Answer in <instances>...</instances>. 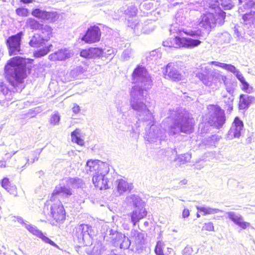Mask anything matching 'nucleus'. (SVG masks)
Segmentation results:
<instances>
[{
	"mask_svg": "<svg viewBox=\"0 0 255 255\" xmlns=\"http://www.w3.org/2000/svg\"><path fill=\"white\" fill-rule=\"evenodd\" d=\"M244 127L243 122L239 117H236L229 131V134L234 137H239Z\"/></svg>",
	"mask_w": 255,
	"mask_h": 255,
	"instance_id": "b1692460",
	"label": "nucleus"
},
{
	"mask_svg": "<svg viewBox=\"0 0 255 255\" xmlns=\"http://www.w3.org/2000/svg\"><path fill=\"white\" fill-rule=\"evenodd\" d=\"M224 98V102L226 105L225 108L226 109L227 111L231 112L233 108V101L234 97L233 94H229V96L223 95Z\"/></svg>",
	"mask_w": 255,
	"mask_h": 255,
	"instance_id": "2f4dec72",
	"label": "nucleus"
},
{
	"mask_svg": "<svg viewBox=\"0 0 255 255\" xmlns=\"http://www.w3.org/2000/svg\"><path fill=\"white\" fill-rule=\"evenodd\" d=\"M165 78L169 79L173 81L178 82L183 79V75L178 69L176 63H169L166 66L164 73Z\"/></svg>",
	"mask_w": 255,
	"mask_h": 255,
	"instance_id": "ddd939ff",
	"label": "nucleus"
},
{
	"mask_svg": "<svg viewBox=\"0 0 255 255\" xmlns=\"http://www.w3.org/2000/svg\"><path fill=\"white\" fill-rule=\"evenodd\" d=\"M170 119L171 123L167 130L169 136H177L181 132L188 134L193 131L192 119L190 118L189 113L184 110L172 111Z\"/></svg>",
	"mask_w": 255,
	"mask_h": 255,
	"instance_id": "7ed1b4c3",
	"label": "nucleus"
},
{
	"mask_svg": "<svg viewBox=\"0 0 255 255\" xmlns=\"http://www.w3.org/2000/svg\"><path fill=\"white\" fill-rule=\"evenodd\" d=\"M44 40H45L44 38V35L35 34L31 37L29 44L31 47L37 48L42 45Z\"/></svg>",
	"mask_w": 255,
	"mask_h": 255,
	"instance_id": "cd10ccee",
	"label": "nucleus"
},
{
	"mask_svg": "<svg viewBox=\"0 0 255 255\" xmlns=\"http://www.w3.org/2000/svg\"><path fill=\"white\" fill-rule=\"evenodd\" d=\"M202 230L213 232L214 231V226L212 222L205 223L202 227Z\"/></svg>",
	"mask_w": 255,
	"mask_h": 255,
	"instance_id": "864d4df0",
	"label": "nucleus"
},
{
	"mask_svg": "<svg viewBox=\"0 0 255 255\" xmlns=\"http://www.w3.org/2000/svg\"><path fill=\"white\" fill-rule=\"evenodd\" d=\"M214 70H212L209 66H204L201 68V71L197 74V77L202 82L204 85V80H206L210 82H213L212 74Z\"/></svg>",
	"mask_w": 255,
	"mask_h": 255,
	"instance_id": "393cba45",
	"label": "nucleus"
},
{
	"mask_svg": "<svg viewBox=\"0 0 255 255\" xmlns=\"http://www.w3.org/2000/svg\"><path fill=\"white\" fill-rule=\"evenodd\" d=\"M39 238L41 239V240L46 243L49 244L52 246H54L57 248H59L58 245H57L54 242L51 241L48 237H46L44 234L41 232V235H39L38 237Z\"/></svg>",
	"mask_w": 255,
	"mask_h": 255,
	"instance_id": "09e8293b",
	"label": "nucleus"
},
{
	"mask_svg": "<svg viewBox=\"0 0 255 255\" xmlns=\"http://www.w3.org/2000/svg\"><path fill=\"white\" fill-rule=\"evenodd\" d=\"M218 40L222 43H229L231 40V35L227 32L218 34Z\"/></svg>",
	"mask_w": 255,
	"mask_h": 255,
	"instance_id": "a18cd8bd",
	"label": "nucleus"
},
{
	"mask_svg": "<svg viewBox=\"0 0 255 255\" xmlns=\"http://www.w3.org/2000/svg\"><path fill=\"white\" fill-rule=\"evenodd\" d=\"M255 100V98L248 95L241 94L240 96L239 108L240 110H247Z\"/></svg>",
	"mask_w": 255,
	"mask_h": 255,
	"instance_id": "bb28decb",
	"label": "nucleus"
},
{
	"mask_svg": "<svg viewBox=\"0 0 255 255\" xmlns=\"http://www.w3.org/2000/svg\"><path fill=\"white\" fill-rule=\"evenodd\" d=\"M191 156L190 154L186 153L179 155L175 159V160L179 162L181 164H185L190 161Z\"/></svg>",
	"mask_w": 255,
	"mask_h": 255,
	"instance_id": "c03bdc74",
	"label": "nucleus"
},
{
	"mask_svg": "<svg viewBox=\"0 0 255 255\" xmlns=\"http://www.w3.org/2000/svg\"><path fill=\"white\" fill-rule=\"evenodd\" d=\"M106 52V56H103V57H110L112 54H113V49H109L105 51Z\"/></svg>",
	"mask_w": 255,
	"mask_h": 255,
	"instance_id": "774afa93",
	"label": "nucleus"
},
{
	"mask_svg": "<svg viewBox=\"0 0 255 255\" xmlns=\"http://www.w3.org/2000/svg\"><path fill=\"white\" fill-rule=\"evenodd\" d=\"M64 182H66L67 185L71 187L78 188L83 186V180L78 178H66L64 179Z\"/></svg>",
	"mask_w": 255,
	"mask_h": 255,
	"instance_id": "c85d7f7f",
	"label": "nucleus"
},
{
	"mask_svg": "<svg viewBox=\"0 0 255 255\" xmlns=\"http://www.w3.org/2000/svg\"><path fill=\"white\" fill-rule=\"evenodd\" d=\"M226 13L218 7L215 10V14L213 12L203 14L199 21V25L207 31H210L212 27L215 26L216 22L221 23L225 18Z\"/></svg>",
	"mask_w": 255,
	"mask_h": 255,
	"instance_id": "423d86ee",
	"label": "nucleus"
},
{
	"mask_svg": "<svg viewBox=\"0 0 255 255\" xmlns=\"http://www.w3.org/2000/svg\"><path fill=\"white\" fill-rule=\"evenodd\" d=\"M80 111V107L76 104H74L72 108V111L75 114H77L79 113Z\"/></svg>",
	"mask_w": 255,
	"mask_h": 255,
	"instance_id": "69168bd1",
	"label": "nucleus"
},
{
	"mask_svg": "<svg viewBox=\"0 0 255 255\" xmlns=\"http://www.w3.org/2000/svg\"><path fill=\"white\" fill-rule=\"evenodd\" d=\"M6 190L11 194L14 196L17 195L16 187L15 185H10L8 189Z\"/></svg>",
	"mask_w": 255,
	"mask_h": 255,
	"instance_id": "052dcab7",
	"label": "nucleus"
},
{
	"mask_svg": "<svg viewBox=\"0 0 255 255\" xmlns=\"http://www.w3.org/2000/svg\"><path fill=\"white\" fill-rule=\"evenodd\" d=\"M85 169L87 173L93 176V183L96 187L100 190L109 188L110 168L108 163L89 160L87 162Z\"/></svg>",
	"mask_w": 255,
	"mask_h": 255,
	"instance_id": "f03ea898",
	"label": "nucleus"
},
{
	"mask_svg": "<svg viewBox=\"0 0 255 255\" xmlns=\"http://www.w3.org/2000/svg\"><path fill=\"white\" fill-rule=\"evenodd\" d=\"M102 228L103 231H105L104 238L107 237L113 242L115 246H119L121 249H127L132 244L131 240L125 235L110 228L107 225H103Z\"/></svg>",
	"mask_w": 255,
	"mask_h": 255,
	"instance_id": "0eeeda50",
	"label": "nucleus"
},
{
	"mask_svg": "<svg viewBox=\"0 0 255 255\" xmlns=\"http://www.w3.org/2000/svg\"><path fill=\"white\" fill-rule=\"evenodd\" d=\"M244 28L253 30L255 28V11H251L249 13L244 14L242 16Z\"/></svg>",
	"mask_w": 255,
	"mask_h": 255,
	"instance_id": "5701e85b",
	"label": "nucleus"
},
{
	"mask_svg": "<svg viewBox=\"0 0 255 255\" xmlns=\"http://www.w3.org/2000/svg\"><path fill=\"white\" fill-rule=\"evenodd\" d=\"M132 82L136 85L130 91V106L136 112L142 120L149 122V124L153 123L154 118L146 107L143 92V90L151 88L152 81L143 67L138 66L134 69L132 73Z\"/></svg>",
	"mask_w": 255,
	"mask_h": 255,
	"instance_id": "f257e3e1",
	"label": "nucleus"
},
{
	"mask_svg": "<svg viewBox=\"0 0 255 255\" xmlns=\"http://www.w3.org/2000/svg\"><path fill=\"white\" fill-rule=\"evenodd\" d=\"M52 47V45L50 44L48 46H46L42 49H40L39 50L35 51L34 53V55L35 57L37 58L46 55L48 52L51 50V49Z\"/></svg>",
	"mask_w": 255,
	"mask_h": 255,
	"instance_id": "79ce46f5",
	"label": "nucleus"
},
{
	"mask_svg": "<svg viewBox=\"0 0 255 255\" xmlns=\"http://www.w3.org/2000/svg\"><path fill=\"white\" fill-rule=\"evenodd\" d=\"M223 69L234 74L237 78L242 74L235 66L232 64L225 63Z\"/></svg>",
	"mask_w": 255,
	"mask_h": 255,
	"instance_id": "c9c22d12",
	"label": "nucleus"
},
{
	"mask_svg": "<svg viewBox=\"0 0 255 255\" xmlns=\"http://www.w3.org/2000/svg\"><path fill=\"white\" fill-rule=\"evenodd\" d=\"M85 71V69L83 67L77 66L71 71L70 75L74 78H78L80 77Z\"/></svg>",
	"mask_w": 255,
	"mask_h": 255,
	"instance_id": "e433bc0d",
	"label": "nucleus"
},
{
	"mask_svg": "<svg viewBox=\"0 0 255 255\" xmlns=\"http://www.w3.org/2000/svg\"><path fill=\"white\" fill-rule=\"evenodd\" d=\"M9 86L10 87L3 83L0 85V95L2 94L4 96L5 100L7 101L11 100L12 99V93H14V91H17L16 89L17 86H14V88H13L10 84Z\"/></svg>",
	"mask_w": 255,
	"mask_h": 255,
	"instance_id": "a878e982",
	"label": "nucleus"
},
{
	"mask_svg": "<svg viewBox=\"0 0 255 255\" xmlns=\"http://www.w3.org/2000/svg\"><path fill=\"white\" fill-rule=\"evenodd\" d=\"M101 35L99 27L94 25L88 28L86 33L82 37V40L88 43L96 42L100 40Z\"/></svg>",
	"mask_w": 255,
	"mask_h": 255,
	"instance_id": "4468645a",
	"label": "nucleus"
},
{
	"mask_svg": "<svg viewBox=\"0 0 255 255\" xmlns=\"http://www.w3.org/2000/svg\"><path fill=\"white\" fill-rule=\"evenodd\" d=\"M170 38L163 42V45L165 47L176 48L184 47L192 48L198 46L201 42L199 40L193 39L188 37L180 38L177 36Z\"/></svg>",
	"mask_w": 255,
	"mask_h": 255,
	"instance_id": "6e6552de",
	"label": "nucleus"
},
{
	"mask_svg": "<svg viewBox=\"0 0 255 255\" xmlns=\"http://www.w3.org/2000/svg\"><path fill=\"white\" fill-rule=\"evenodd\" d=\"M136 8L134 6L131 5L128 7L127 9L125 10V13L126 14L129 15L130 16H133L136 15Z\"/></svg>",
	"mask_w": 255,
	"mask_h": 255,
	"instance_id": "8fccbe9b",
	"label": "nucleus"
},
{
	"mask_svg": "<svg viewBox=\"0 0 255 255\" xmlns=\"http://www.w3.org/2000/svg\"><path fill=\"white\" fill-rule=\"evenodd\" d=\"M73 192L72 189L67 185L66 182H64L63 179L61 183L55 187L51 195L50 201H56L59 197L62 199L69 198L73 194Z\"/></svg>",
	"mask_w": 255,
	"mask_h": 255,
	"instance_id": "9d476101",
	"label": "nucleus"
},
{
	"mask_svg": "<svg viewBox=\"0 0 255 255\" xmlns=\"http://www.w3.org/2000/svg\"><path fill=\"white\" fill-rule=\"evenodd\" d=\"M131 56V50L130 49L125 50L122 55V57L125 60H127Z\"/></svg>",
	"mask_w": 255,
	"mask_h": 255,
	"instance_id": "13d9d810",
	"label": "nucleus"
},
{
	"mask_svg": "<svg viewBox=\"0 0 255 255\" xmlns=\"http://www.w3.org/2000/svg\"><path fill=\"white\" fill-rule=\"evenodd\" d=\"M218 5H221L224 10L232 9L235 5L232 0H219Z\"/></svg>",
	"mask_w": 255,
	"mask_h": 255,
	"instance_id": "58836bf2",
	"label": "nucleus"
},
{
	"mask_svg": "<svg viewBox=\"0 0 255 255\" xmlns=\"http://www.w3.org/2000/svg\"><path fill=\"white\" fill-rule=\"evenodd\" d=\"M116 190L115 194L120 196L126 192H130L133 188L131 183H129L124 179H119L116 181Z\"/></svg>",
	"mask_w": 255,
	"mask_h": 255,
	"instance_id": "aec40b11",
	"label": "nucleus"
},
{
	"mask_svg": "<svg viewBox=\"0 0 255 255\" xmlns=\"http://www.w3.org/2000/svg\"><path fill=\"white\" fill-rule=\"evenodd\" d=\"M237 79L242 84V90L248 93H251L253 92V87L250 86L249 84L245 80L242 74Z\"/></svg>",
	"mask_w": 255,
	"mask_h": 255,
	"instance_id": "72a5a7b5",
	"label": "nucleus"
},
{
	"mask_svg": "<svg viewBox=\"0 0 255 255\" xmlns=\"http://www.w3.org/2000/svg\"><path fill=\"white\" fill-rule=\"evenodd\" d=\"M50 215L57 223L63 221L65 219V211L59 199L51 205Z\"/></svg>",
	"mask_w": 255,
	"mask_h": 255,
	"instance_id": "f8f14e48",
	"label": "nucleus"
},
{
	"mask_svg": "<svg viewBox=\"0 0 255 255\" xmlns=\"http://www.w3.org/2000/svg\"><path fill=\"white\" fill-rule=\"evenodd\" d=\"M1 186L4 188L5 190L8 189L9 187L10 186L11 184L9 181V179L5 177L4 178L1 182Z\"/></svg>",
	"mask_w": 255,
	"mask_h": 255,
	"instance_id": "4d7b16f0",
	"label": "nucleus"
},
{
	"mask_svg": "<svg viewBox=\"0 0 255 255\" xmlns=\"http://www.w3.org/2000/svg\"><path fill=\"white\" fill-rule=\"evenodd\" d=\"M209 63L211 65L220 67L222 69L223 68V67H224V65L225 64L224 63H221V62H217V61H211Z\"/></svg>",
	"mask_w": 255,
	"mask_h": 255,
	"instance_id": "0e129e2a",
	"label": "nucleus"
},
{
	"mask_svg": "<svg viewBox=\"0 0 255 255\" xmlns=\"http://www.w3.org/2000/svg\"><path fill=\"white\" fill-rule=\"evenodd\" d=\"M24 227L29 232L37 237L41 235V232L38 230L36 227L32 225L24 223Z\"/></svg>",
	"mask_w": 255,
	"mask_h": 255,
	"instance_id": "49530a36",
	"label": "nucleus"
},
{
	"mask_svg": "<svg viewBox=\"0 0 255 255\" xmlns=\"http://www.w3.org/2000/svg\"><path fill=\"white\" fill-rule=\"evenodd\" d=\"M79 134V130L76 129L71 133V137L72 141L76 143L79 145H83L84 144V141L80 138L78 135Z\"/></svg>",
	"mask_w": 255,
	"mask_h": 255,
	"instance_id": "a19ab883",
	"label": "nucleus"
},
{
	"mask_svg": "<svg viewBox=\"0 0 255 255\" xmlns=\"http://www.w3.org/2000/svg\"><path fill=\"white\" fill-rule=\"evenodd\" d=\"M16 13L20 16H26L28 13V10L25 8H18L16 9Z\"/></svg>",
	"mask_w": 255,
	"mask_h": 255,
	"instance_id": "603ef678",
	"label": "nucleus"
},
{
	"mask_svg": "<svg viewBox=\"0 0 255 255\" xmlns=\"http://www.w3.org/2000/svg\"><path fill=\"white\" fill-rule=\"evenodd\" d=\"M226 218L233 222L242 230H246L251 227L249 222L244 221V217L239 213L233 211L226 213Z\"/></svg>",
	"mask_w": 255,
	"mask_h": 255,
	"instance_id": "dca6fc26",
	"label": "nucleus"
},
{
	"mask_svg": "<svg viewBox=\"0 0 255 255\" xmlns=\"http://www.w3.org/2000/svg\"><path fill=\"white\" fill-rule=\"evenodd\" d=\"M90 48L82 50L80 52V56L86 58H92Z\"/></svg>",
	"mask_w": 255,
	"mask_h": 255,
	"instance_id": "6e6d98bb",
	"label": "nucleus"
},
{
	"mask_svg": "<svg viewBox=\"0 0 255 255\" xmlns=\"http://www.w3.org/2000/svg\"><path fill=\"white\" fill-rule=\"evenodd\" d=\"M197 209L198 212H202L203 216H206L207 215H211L214 214L216 213H218L219 212H223V211L219 209L216 208H212L210 207H196Z\"/></svg>",
	"mask_w": 255,
	"mask_h": 255,
	"instance_id": "c756f323",
	"label": "nucleus"
},
{
	"mask_svg": "<svg viewBox=\"0 0 255 255\" xmlns=\"http://www.w3.org/2000/svg\"><path fill=\"white\" fill-rule=\"evenodd\" d=\"M105 49H103L97 47L90 48L91 55L92 58L106 56V52L105 51Z\"/></svg>",
	"mask_w": 255,
	"mask_h": 255,
	"instance_id": "f704fd0d",
	"label": "nucleus"
},
{
	"mask_svg": "<svg viewBox=\"0 0 255 255\" xmlns=\"http://www.w3.org/2000/svg\"><path fill=\"white\" fill-rule=\"evenodd\" d=\"M4 70L5 78L13 88L23 82L27 77L25 60L20 57L11 58L5 66Z\"/></svg>",
	"mask_w": 255,
	"mask_h": 255,
	"instance_id": "20e7f679",
	"label": "nucleus"
},
{
	"mask_svg": "<svg viewBox=\"0 0 255 255\" xmlns=\"http://www.w3.org/2000/svg\"><path fill=\"white\" fill-rule=\"evenodd\" d=\"M147 215V212L143 207L135 209L128 216L130 217L131 222L135 226L141 219L144 218Z\"/></svg>",
	"mask_w": 255,
	"mask_h": 255,
	"instance_id": "4be33fe9",
	"label": "nucleus"
},
{
	"mask_svg": "<svg viewBox=\"0 0 255 255\" xmlns=\"http://www.w3.org/2000/svg\"><path fill=\"white\" fill-rule=\"evenodd\" d=\"M130 238L131 243L135 247L136 251H138L141 250L144 244L143 234L136 230H132Z\"/></svg>",
	"mask_w": 255,
	"mask_h": 255,
	"instance_id": "412c9836",
	"label": "nucleus"
},
{
	"mask_svg": "<svg viewBox=\"0 0 255 255\" xmlns=\"http://www.w3.org/2000/svg\"><path fill=\"white\" fill-rule=\"evenodd\" d=\"M190 215V212L188 209H184L182 212V217L184 218L188 217Z\"/></svg>",
	"mask_w": 255,
	"mask_h": 255,
	"instance_id": "338daca9",
	"label": "nucleus"
},
{
	"mask_svg": "<svg viewBox=\"0 0 255 255\" xmlns=\"http://www.w3.org/2000/svg\"><path fill=\"white\" fill-rule=\"evenodd\" d=\"M183 32H184L185 34H186L188 35H190L192 37H198L200 35L201 31L199 30L197 31H193V30H186L184 31L183 30Z\"/></svg>",
	"mask_w": 255,
	"mask_h": 255,
	"instance_id": "5fc2aeb1",
	"label": "nucleus"
},
{
	"mask_svg": "<svg viewBox=\"0 0 255 255\" xmlns=\"http://www.w3.org/2000/svg\"><path fill=\"white\" fill-rule=\"evenodd\" d=\"M73 55L72 51L69 49H61L48 56L50 60L63 61L72 57Z\"/></svg>",
	"mask_w": 255,
	"mask_h": 255,
	"instance_id": "6ab92c4d",
	"label": "nucleus"
},
{
	"mask_svg": "<svg viewBox=\"0 0 255 255\" xmlns=\"http://www.w3.org/2000/svg\"><path fill=\"white\" fill-rule=\"evenodd\" d=\"M60 120V117L58 113H55L51 116L50 119V123L53 125H57Z\"/></svg>",
	"mask_w": 255,
	"mask_h": 255,
	"instance_id": "3c124183",
	"label": "nucleus"
},
{
	"mask_svg": "<svg viewBox=\"0 0 255 255\" xmlns=\"http://www.w3.org/2000/svg\"><path fill=\"white\" fill-rule=\"evenodd\" d=\"M127 203L132 204L136 208L143 207L141 206L142 200L137 195H130L126 198Z\"/></svg>",
	"mask_w": 255,
	"mask_h": 255,
	"instance_id": "7c9ffc66",
	"label": "nucleus"
},
{
	"mask_svg": "<svg viewBox=\"0 0 255 255\" xmlns=\"http://www.w3.org/2000/svg\"><path fill=\"white\" fill-rule=\"evenodd\" d=\"M145 138L149 142H160L164 140L166 135L164 129L161 128L160 126L152 124L149 129L146 131Z\"/></svg>",
	"mask_w": 255,
	"mask_h": 255,
	"instance_id": "1a4fd4ad",
	"label": "nucleus"
},
{
	"mask_svg": "<svg viewBox=\"0 0 255 255\" xmlns=\"http://www.w3.org/2000/svg\"><path fill=\"white\" fill-rule=\"evenodd\" d=\"M239 2L241 3L242 2H244L245 4L243 5V6H240L239 8L238 11L239 13H241L244 11V9H248L250 8L253 4V0H239Z\"/></svg>",
	"mask_w": 255,
	"mask_h": 255,
	"instance_id": "de8ad7c7",
	"label": "nucleus"
},
{
	"mask_svg": "<svg viewBox=\"0 0 255 255\" xmlns=\"http://www.w3.org/2000/svg\"><path fill=\"white\" fill-rule=\"evenodd\" d=\"M222 83L224 84L225 89L229 94H233L234 90V86L233 82L230 79H229L227 76H225V80Z\"/></svg>",
	"mask_w": 255,
	"mask_h": 255,
	"instance_id": "ea45409f",
	"label": "nucleus"
},
{
	"mask_svg": "<svg viewBox=\"0 0 255 255\" xmlns=\"http://www.w3.org/2000/svg\"><path fill=\"white\" fill-rule=\"evenodd\" d=\"M32 15L39 19L54 21L57 13L54 11H47L40 8H35L32 11Z\"/></svg>",
	"mask_w": 255,
	"mask_h": 255,
	"instance_id": "a211bd4d",
	"label": "nucleus"
},
{
	"mask_svg": "<svg viewBox=\"0 0 255 255\" xmlns=\"http://www.w3.org/2000/svg\"><path fill=\"white\" fill-rule=\"evenodd\" d=\"M95 232L92 226L82 224L76 227L75 235L79 240H84L94 236Z\"/></svg>",
	"mask_w": 255,
	"mask_h": 255,
	"instance_id": "2eb2a0df",
	"label": "nucleus"
},
{
	"mask_svg": "<svg viewBox=\"0 0 255 255\" xmlns=\"http://www.w3.org/2000/svg\"><path fill=\"white\" fill-rule=\"evenodd\" d=\"M23 32L20 31L16 34L9 36L6 40V45L10 55L22 54L20 48L21 38Z\"/></svg>",
	"mask_w": 255,
	"mask_h": 255,
	"instance_id": "9b49d317",
	"label": "nucleus"
},
{
	"mask_svg": "<svg viewBox=\"0 0 255 255\" xmlns=\"http://www.w3.org/2000/svg\"><path fill=\"white\" fill-rule=\"evenodd\" d=\"M225 75H222L219 71L214 70L212 74L213 82L204 80V85L213 89L217 90L219 88L223 81L225 80Z\"/></svg>",
	"mask_w": 255,
	"mask_h": 255,
	"instance_id": "f3484780",
	"label": "nucleus"
},
{
	"mask_svg": "<svg viewBox=\"0 0 255 255\" xmlns=\"http://www.w3.org/2000/svg\"><path fill=\"white\" fill-rule=\"evenodd\" d=\"M207 109L206 116L209 124L218 129L221 128L226 120L224 110L215 105L208 106Z\"/></svg>",
	"mask_w": 255,
	"mask_h": 255,
	"instance_id": "39448f33",
	"label": "nucleus"
},
{
	"mask_svg": "<svg viewBox=\"0 0 255 255\" xmlns=\"http://www.w3.org/2000/svg\"><path fill=\"white\" fill-rule=\"evenodd\" d=\"M183 30L181 29H179V27H177L176 26L171 25L170 29V32L171 34H174L175 33H181Z\"/></svg>",
	"mask_w": 255,
	"mask_h": 255,
	"instance_id": "680f3d73",
	"label": "nucleus"
},
{
	"mask_svg": "<svg viewBox=\"0 0 255 255\" xmlns=\"http://www.w3.org/2000/svg\"><path fill=\"white\" fill-rule=\"evenodd\" d=\"M155 253L157 255H163L162 248L158 243L157 244L156 246L155 249Z\"/></svg>",
	"mask_w": 255,
	"mask_h": 255,
	"instance_id": "e2e57ef3",
	"label": "nucleus"
},
{
	"mask_svg": "<svg viewBox=\"0 0 255 255\" xmlns=\"http://www.w3.org/2000/svg\"><path fill=\"white\" fill-rule=\"evenodd\" d=\"M39 30H41L43 34L42 35H44L45 40H47L50 38L52 33V29L49 26L42 24V27L40 28Z\"/></svg>",
	"mask_w": 255,
	"mask_h": 255,
	"instance_id": "37998d69",
	"label": "nucleus"
},
{
	"mask_svg": "<svg viewBox=\"0 0 255 255\" xmlns=\"http://www.w3.org/2000/svg\"><path fill=\"white\" fill-rule=\"evenodd\" d=\"M192 248L190 246H187L182 251V254L183 255H190L192 253Z\"/></svg>",
	"mask_w": 255,
	"mask_h": 255,
	"instance_id": "bf43d9fd",
	"label": "nucleus"
},
{
	"mask_svg": "<svg viewBox=\"0 0 255 255\" xmlns=\"http://www.w3.org/2000/svg\"><path fill=\"white\" fill-rule=\"evenodd\" d=\"M26 26L33 30H39L42 27V24L33 18H28L26 22Z\"/></svg>",
	"mask_w": 255,
	"mask_h": 255,
	"instance_id": "473e14b6",
	"label": "nucleus"
},
{
	"mask_svg": "<svg viewBox=\"0 0 255 255\" xmlns=\"http://www.w3.org/2000/svg\"><path fill=\"white\" fill-rule=\"evenodd\" d=\"M219 140L218 136L213 135L208 138H205L203 140V143L205 145L208 146H215V144L218 142Z\"/></svg>",
	"mask_w": 255,
	"mask_h": 255,
	"instance_id": "4c0bfd02",
	"label": "nucleus"
}]
</instances>
